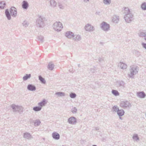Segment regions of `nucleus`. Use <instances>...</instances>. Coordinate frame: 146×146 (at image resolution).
I'll list each match as a JSON object with an SVG mask.
<instances>
[{
    "label": "nucleus",
    "mask_w": 146,
    "mask_h": 146,
    "mask_svg": "<svg viewBox=\"0 0 146 146\" xmlns=\"http://www.w3.org/2000/svg\"><path fill=\"white\" fill-rule=\"evenodd\" d=\"M100 27L104 31H107L110 30V25L106 22L103 21L100 24Z\"/></svg>",
    "instance_id": "0eeeda50"
},
{
    "label": "nucleus",
    "mask_w": 146,
    "mask_h": 146,
    "mask_svg": "<svg viewBox=\"0 0 146 146\" xmlns=\"http://www.w3.org/2000/svg\"><path fill=\"white\" fill-rule=\"evenodd\" d=\"M22 6L23 9H27L29 7V4L27 1H24L22 2Z\"/></svg>",
    "instance_id": "2eb2a0df"
},
{
    "label": "nucleus",
    "mask_w": 146,
    "mask_h": 146,
    "mask_svg": "<svg viewBox=\"0 0 146 146\" xmlns=\"http://www.w3.org/2000/svg\"><path fill=\"white\" fill-rule=\"evenodd\" d=\"M42 109V107L40 106H35L33 108V110L36 111H40Z\"/></svg>",
    "instance_id": "c756f323"
},
{
    "label": "nucleus",
    "mask_w": 146,
    "mask_h": 146,
    "mask_svg": "<svg viewBox=\"0 0 146 146\" xmlns=\"http://www.w3.org/2000/svg\"><path fill=\"white\" fill-rule=\"evenodd\" d=\"M46 104V100L45 99H44L42 101L38 103V105L41 107L42 106H44Z\"/></svg>",
    "instance_id": "b1692460"
},
{
    "label": "nucleus",
    "mask_w": 146,
    "mask_h": 146,
    "mask_svg": "<svg viewBox=\"0 0 146 146\" xmlns=\"http://www.w3.org/2000/svg\"><path fill=\"white\" fill-rule=\"evenodd\" d=\"M55 94L57 95L58 97H62L64 96L65 95V93L62 92H56Z\"/></svg>",
    "instance_id": "bb28decb"
},
{
    "label": "nucleus",
    "mask_w": 146,
    "mask_h": 146,
    "mask_svg": "<svg viewBox=\"0 0 146 146\" xmlns=\"http://www.w3.org/2000/svg\"><path fill=\"white\" fill-rule=\"evenodd\" d=\"M5 15L7 19L10 20L11 19V17L10 13H9V10L8 9H6L5 11Z\"/></svg>",
    "instance_id": "412c9836"
},
{
    "label": "nucleus",
    "mask_w": 146,
    "mask_h": 146,
    "mask_svg": "<svg viewBox=\"0 0 146 146\" xmlns=\"http://www.w3.org/2000/svg\"><path fill=\"white\" fill-rule=\"evenodd\" d=\"M27 89L31 91H33L36 90V86L32 84H29L27 86Z\"/></svg>",
    "instance_id": "9b49d317"
},
{
    "label": "nucleus",
    "mask_w": 146,
    "mask_h": 146,
    "mask_svg": "<svg viewBox=\"0 0 146 146\" xmlns=\"http://www.w3.org/2000/svg\"><path fill=\"white\" fill-rule=\"evenodd\" d=\"M14 112H18L21 113L23 112V109L22 107L13 104L11 106Z\"/></svg>",
    "instance_id": "39448f33"
},
{
    "label": "nucleus",
    "mask_w": 146,
    "mask_h": 146,
    "mask_svg": "<svg viewBox=\"0 0 146 146\" xmlns=\"http://www.w3.org/2000/svg\"><path fill=\"white\" fill-rule=\"evenodd\" d=\"M74 34L71 31H67L65 33V36L68 38H70L72 37H73L74 36Z\"/></svg>",
    "instance_id": "dca6fc26"
},
{
    "label": "nucleus",
    "mask_w": 146,
    "mask_h": 146,
    "mask_svg": "<svg viewBox=\"0 0 146 146\" xmlns=\"http://www.w3.org/2000/svg\"><path fill=\"white\" fill-rule=\"evenodd\" d=\"M119 21V19L116 18V17L115 18H113V22L115 23H117Z\"/></svg>",
    "instance_id": "c03bdc74"
},
{
    "label": "nucleus",
    "mask_w": 146,
    "mask_h": 146,
    "mask_svg": "<svg viewBox=\"0 0 146 146\" xmlns=\"http://www.w3.org/2000/svg\"><path fill=\"white\" fill-rule=\"evenodd\" d=\"M73 38L74 40L77 41L80 40L82 39L81 36L79 35H74Z\"/></svg>",
    "instance_id": "f3484780"
},
{
    "label": "nucleus",
    "mask_w": 146,
    "mask_h": 146,
    "mask_svg": "<svg viewBox=\"0 0 146 146\" xmlns=\"http://www.w3.org/2000/svg\"><path fill=\"white\" fill-rule=\"evenodd\" d=\"M111 0H103V2L105 5H109L111 3Z\"/></svg>",
    "instance_id": "c9c22d12"
},
{
    "label": "nucleus",
    "mask_w": 146,
    "mask_h": 146,
    "mask_svg": "<svg viewBox=\"0 0 146 146\" xmlns=\"http://www.w3.org/2000/svg\"><path fill=\"white\" fill-rule=\"evenodd\" d=\"M133 140L137 141L139 140V138L138 136V135L137 134H134L133 136Z\"/></svg>",
    "instance_id": "72a5a7b5"
},
{
    "label": "nucleus",
    "mask_w": 146,
    "mask_h": 146,
    "mask_svg": "<svg viewBox=\"0 0 146 146\" xmlns=\"http://www.w3.org/2000/svg\"><path fill=\"white\" fill-rule=\"evenodd\" d=\"M130 74H129V76L131 78H133V76L137 74L139 70V67L135 65H132L130 66Z\"/></svg>",
    "instance_id": "7ed1b4c3"
},
{
    "label": "nucleus",
    "mask_w": 146,
    "mask_h": 146,
    "mask_svg": "<svg viewBox=\"0 0 146 146\" xmlns=\"http://www.w3.org/2000/svg\"><path fill=\"white\" fill-rule=\"evenodd\" d=\"M96 70L95 67H94V68H91L90 70V73H94L95 72Z\"/></svg>",
    "instance_id": "79ce46f5"
},
{
    "label": "nucleus",
    "mask_w": 146,
    "mask_h": 146,
    "mask_svg": "<svg viewBox=\"0 0 146 146\" xmlns=\"http://www.w3.org/2000/svg\"><path fill=\"white\" fill-rule=\"evenodd\" d=\"M70 96L72 98H74L76 97V95L75 93L71 92L70 94Z\"/></svg>",
    "instance_id": "e433bc0d"
},
{
    "label": "nucleus",
    "mask_w": 146,
    "mask_h": 146,
    "mask_svg": "<svg viewBox=\"0 0 146 146\" xmlns=\"http://www.w3.org/2000/svg\"><path fill=\"white\" fill-rule=\"evenodd\" d=\"M112 93L114 96H117L119 95V94L118 92L115 90H113L111 91Z\"/></svg>",
    "instance_id": "7c9ffc66"
},
{
    "label": "nucleus",
    "mask_w": 146,
    "mask_h": 146,
    "mask_svg": "<svg viewBox=\"0 0 146 146\" xmlns=\"http://www.w3.org/2000/svg\"><path fill=\"white\" fill-rule=\"evenodd\" d=\"M6 5V3L4 1L0 2V8L1 9H4Z\"/></svg>",
    "instance_id": "2f4dec72"
},
{
    "label": "nucleus",
    "mask_w": 146,
    "mask_h": 146,
    "mask_svg": "<svg viewBox=\"0 0 146 146\" xmlns=\"http://www.w3.org/2000/svg\"><path fill=\"white\" fill-rule=\"evenodd\" d=\"M133 53L137 56H140V52L138 50H135L133 51Z\"/></svg>",
    "instance_id": "58836bf2"
},
{
    "label": "nucleus",
    "mask_w": 146,
    "mask_h": 146,
    "mask_svg": "<svg viewBox=\"0 0 146 146\" xmlns=\"http://www.w3.org/2000/svg\"><path fill=\"white\" fill-rule=\"evenodd\" d=\"M40 123V121L38 119L36 120L34 122L35 126L36 127L39 125Z\"/></svg>",
    "instance_id": "473e14b6"
},
{
    "label": "nucleus",
    "mask_w": 146,
    "mask_h": 146,
    "mask_svg": "<svg viewBox=\"0 0 146 146\" xmlns=\"http://www.w3.org/2000/svg\"><path fill=\"white\" fill-rule=\"evenodd\" d=\"M31 76V74H26L25 76H24L23 77V79L24 81H26L28 79L30 78Z\"/></svg>",
    "instance_id": "c85d7f7f"
},
{
    "label": "nucleus",
    "mask_w": 146,
    "mask_h": 146,
    "mask_svg": "<svg viewBox=\"0 0 146 146\" xmlns=\"http://www.w3.org/2000/svg\"><path fill=\"white\" fill-rule=\"evenodd\" d=\"M113 110L114 111L117 112L119 109L117 106H115L113 107Z\"/></svg>",
    "instance_id": "ea45409f"
},
{
    "label": "nucleus",
    "mask_w": 146,
    "mask_h": 146,
    "mask_svg": "<svg viewBox=\"0 0 146 146\" xmlns=\"http://www.w3.org/2000/svg\"><path fill=\"white\" fill-rule=\"evenodd\" d=\"M50 5L52 7H54L56 6L57 3L54 0H50Z\"/></svg>",
    "instance_id": "5701e85b"
},
{
    "label": "nucleus",
    "mask_w": 146,
    "mask_h": 146,
    "mask_svg": "<svg viewBox=\"0 0 146 146\" xmlns=\"http://www.w3.org/2000/svg\"><path fill=\"white\" fill-rule=\"evenodd\" d=\"M98 61L100 62H102L104 61V59L103 58H98Z\"/></svg>",
    "instance_id": "49530a36"
},
{
    "label": "nucleus",
    "mask_w": 146,
    "mask_h": 146,
    "mask_svg": "<svg viewBox=\"0 0 146 146\" xmlns=\"http://www.w3.org/2000/svg\"><path fill=\"white\" fill-rule=\"evenodd\" d=\"M117 114L119 117L123 116L124 114V111L122 109L119 110L117 112Z\"/></svg>",
    "instance_id": "aec40b11"
},
{
    "label": "nucleus",
    "mask_w": 146,
    "mask_h": 146,
    "mask_svg": "<svg viewBox=\"0 0 146 146\" xmlns=\"http://www.w3.org/2000/svg\"><path fill=\"white\" fill-rule=\"evenodd\" d=\"M138 35L139 37H144V39L146 41V31L145 32H140L138 33Z\"/></svg>",
    "instance_id": "a211bd4d"
},
{
    "label": "nucleus",
    "mask_w": 146,
    "mask_h": 146,
    "mask_svg": "<svg viewBox=\"0 0 146 146\" xmlns=\"http://www.w3.org/2000/svg\"><path fill=\"white\" fill-rule=\"evenodd\" d=\"M100 44H101L102 45H103V43L102 42H100Z\"/></svg>",
    "instance_id": "603ef678"
},
{
    "label": "nucleus",
    "mask_w": 146,
    "mask_h": 146,
    "mask_svg": "<svg viewBox=\"0 0 146 146\" xmlns=\"http://www.w3.org/2000/svg\"><path fill=\"white\" fill-rule=\"evenodd\" d=\"M54 65L53 64L49 63L48 65V69L50 70H52L54 69Z\"/></svg>",
    "instance_id": "393cba45"
},
{
    "label": "nucleus",
    "mask_w": 146,
    "mask_h": 146,
    "mask_svg": "<svg viewBox=\"0 0 146 146\" xmlns=\"http://www.w3.org/2000/svg\"><path fill=\"white\" fill-rule=\"evenodd\" d=\"M22 25L23 26L26 27L28 26L29 23L27 21L25 20L23 21Z\"/></svg>",
    "instance_id": "f704fd0d"
},
{
    "label": "nucleus",
    "mask_w": 146,
    "mask_h": 146,
    "mask_svg": "<svg viewBox=\"0 0 146 146\" xmlns=\"http://www.w3.org/2000/svg\"><path fill=\"white\" fill-rule=\"evenodd\" d=\"M119 118L120 119H122V117H119Z\"/></svg>",
    "instance_id": "864d4df0"
},
{
    "label": "nucleus",
    "mask_w": 146,
    "mask_h": 146,
    "mask_svg": "<svg viewBox=\"0 0 146 146\" xmlns=\"http://www.w3.org/2000/svg\"><path fill=\"white\" fill-rule=\"evenodd\" d=\"M85 29L88 32H92L95 30L94 27L91 25L87 24L84 27Z\"/></svg>",
    "instance_id": "6e6552de"
},
{
    "label": "nucleus",
    "mask_w": 146,
    "mask_h": 146,
    "mask_svg": "<svg viewBox=\"0 0 146 146\" xmlns=\"http://www.w3.org/2000/svg\"><path fill=\"white\" fill-rule=\"evenodd\" d=\"M23 137L24 138L28 140H30L33 138L31 135L28 132L24 133L23 135Z\"/></svg>",
    "instance_id": "f8f14e48"
},
{
    "label": "nucleus",
    "mask_w": 146,
    "mask_h": 146,
    "mask_svg": "<svg viewBox=\"0 0 146 146\" xmlns=\"http://www.w3.org/2000/svg\"><path fill=\"white\" fill-rule=\"evenodd\" d=\"M117 84L118 86L120 87L122 89L124 88L125 83L123 81H119L117 82Z\"/></svg>",
    "instance_id": "6ab92c4d"
},
{
    "label": "nucleus",
    "mask_w": 146,
    "mask_h": 146,
    "mask_svg": "<svg viewBox=\"0 0 146 146\" xmlns=\"http://www.w3.org/2000/svg\"><path fill=\"white\" fill-rule=\"evenodd\" d=\"M95 130H98L99 129V128L98 127H96L95 128Z\"/></svg>",
    "instance_id": "3c124183"
},
{
    "label": "nucleus",
    "mask_w": 146,
    "mask_h": 146,
    "mask_svg": "<svg viewBox=\"0 0 146 146\" xmlns=\"http://www.w3.org/2000/svg\"><path fill=\"white\" fill-rule=\"evenodd\" d=\"M92 146H97L96 145H92Z\"/></svg>",
    "instance_id": "6e6d98bb"
},
{
    "label": "nucleus",
    "mask_w": 146,
    "mask_h": 146,
    "mask_svg": "<svg viewBox=\"0 0 146 146\" xmlns=\"http://www.w3.org/2000/svg\"><path fill=\"white\" fill-rule=\"evenodd\" d=\"M100 11H97L96 13V15H100Z\"/></svg>",
    "instance_id": "09e8293b"
},
{
    "label": "nucleus",
    "mask_w": 146,
    "mask_h": 146,
    "mask_svg": "<svg viewBox=\"0 0 146 146\" xmlns=\"http://www.w3.org/2000/svg\"><path fill=\"white\" fill-rule=\"evenodd\" d=\"M141 8L143 10H146V2L143 3L141 6Z\"/></svg>",
    "instance_id": "cd10ccee"
},
{
    "label": "nucleus",
    "mask_w": 146,
    "mask_h": 146,
    "mask_svg": "<svg viewBox=\"0 0 146 146\" xmlns=\"http://www.w3.org/2000/svg\"><path fill=\"white\" fill-rule=\"evenodd\" d=\"M10 12L11 15L13 17H16L17 15V11L16 8L12 7L10 9Z\"/></svg>",
    "instance_id": "9d476101"
},
{
    "label": "nucleus",
    "mask_w": 146,
    "mask_h": 146,
    "mask_svg": "<svg viewBox=\"0 0 146 146\" xmlns=\"http://www.w3.org/2000/svg\"><path fill=\"white\" fill-rule=\"evenodd\" d=\"M38 40L41 41V42H42L44 41V37L41 35L38 36Z\"/></svg>",
    "instance_id": "4c0bfd02"
},
{
    "label": "nucleus",
    "mask_w": 146,
    "mask_h": 146,
    "mask_svg": "<svg viewBox=\"0 0 146 146\" xmlns=\"http://www.w3.org/2000/svg\"><path fill=\"white\" fill-rule=\"evenodd\" d=\"M53 27L54 29L57 32L60 31L63 28L62 23L60 22H56L53 25Z\"/></svg>",
    "instance_id": "20e7f679"
},
{
    "label": "nucleus",
    "mask_w": 146,
    "mask_h": 146,
    "mask_svg": "<svg viewBox=\"0 0 146 146\" xmlns=\"http://www.w3.org/2000/svg\"><path fill=\"white\" fill-rule=\"evenodd\" d=\"M137 96L141 98H144L146 96V94L143 91L137 92Z\"/></svg>",
    "instance_id": "4468645a"
},
{
    "label": "nucleus",
    "mask_w": 146,
    "mask_h": 146,
    "mask_svg": "<svg viewBox=\"0 0 146 146\" xmlns=\"http://www.w3.org/2000/svg\"><path fill=\"white\" fill-rule=\"evenodd\" d=\"M52 136L53 139L56 140H58L60 138L59 134L56 132H54L52 133Z\"/></svg>",
    "instance_id": "ddd939ff"
},
{
    "label": "nucleus",
    "mask_w": 146,
    "mask_h": 146,
    "mask_svg": "<svg viewBox=\"0 0 146 146\" xmlns=\"http://www.w3.org/2000/svg\"><path fill=\"white\" fill-rule=\"evenodd\" d=\"M142 45L143 47L146 49V43H142Z\"/></svg>",
    "instance_id": "a18cd8bd"
},
{
    "label": "nucleus",
    "mask_w": 146,
    "mask_h": 146,
    "mask_svg": "<svg viewBox=\"0 0 146 146\" xmlns=\"http://www.w3.org/2000/svg\"><path fill=\"white\" fill-rule=\"evenodd\" d=\"M120 106L123 108H130L131 107V105L128 101H123L121 102Z\"/></svg>",
    "instance_id": "423d86ee"
},
{
    "label": "nucleus",
    "mask_w": 146,
    "mask_h": 146,
    "mask_svg": "<svg viewBox=\"0 0 146 146\" xmlns=\"http://www.w3.org/2000/svg\"><path fill=\"white\" fill-rule=\"evenodd\" d=\"M78 67H80V64H78Z\"/></svg>",
    "instance_id": "5fc2aeb1"
},
{
    "label": "nucleus",
    "mask_w": 146,
    "mask_h": 146,
    "mask_svg": "<svg viewBox=\"0 0 146 146\" xmlns=\"http://www.w3.org/2000/svg\"><path fill=\"white\" fill-rule=\"evenodd\" d=\"M58 6L60 9H63L64 8V6L60 2L58 3Z\"/></svg>",
    "instance_id": "a19ab883"
},
{
    "label": "nucleus",
    "mask_w": 146,
    "mask_h": 146,
    "mask_svg": "<svg viewBox=\"0 0 146 146\" xmlns=\"http://www.w3.org/2000/svg\"><path fill=\"white\" fill-rule=\"evenodd\" d=\"M68 122L70 124L75 125L77 122L76 118L74 117H71L68 119Z\"/></svg>",
    "instance_id": "1a4fd4ad"
},
{
    "label": "nucleus",
    "mask_w": 146,
    "mask_h": 146,
    "mask_svg": "<svg viewBox=\"0 0 146 146\" xmlns=\"http://www.w3.org/2000/svg\"><path fill=\"white\" fill-rule=\"evenodd\" d=\"M77 110L76 107L73 108L72 109V112L73 113H76L77 112Z\"/></svg>",
    "instance_id": "37998d69"
},
{
    "label": "nucleus",
    "mask_w": 146,
    "mask_h": 146,
    "mask_svg": "<svg viewBox=\"0 0 146 146\" xmlns=\"http://www.w3.org/2000/svg\"><path fill=\"white\" fill-rule=\"evenodd\" d=\"M30 122L31 123H34V121L32 119H30Z\"/></svg>",
    "instance_id": "de8ad7c7"
},
{
    "label": "nucleus",
    "mask_w": 146,
    "mask_h": 146,
    "mask_svg": "<svg viewBox=\"0 0 146 146\" xmlns=\"http://www.w3.org/2000/svg\"><path fill=\"white\" fill-rule=\"evenodd\" d=\"M85 2H87L88 1H89V0H83Z\"/></svg>",
    "instance_id": "8fccbe9b"
},
{
    "label": "nucleus",
    "mask_w": 146,
    "mask_h": 146,
    "mask_svg": "<svg viewBox=\"0 0 146 146\" xmlns=\"http://www.w3.org/2000/svg\"><path fill=\"white\" fill-rule=\"evenodd\" d=\"M46 21V20L45 17L40 16L36 21V25L38 27L42 28L44 27L45 22Z\"/></svg>",
    "instance_id": "f03ea898"
},
{
    "label": "nucleus",
    "mask_w": 146,
    "mask_h": 146,
    "mask_svg": "<svg viewBox=\"0 0 146 146\" xmlns=\"http://www.w3.org/2000/svg\"><path fill=\"white\" fill-rule=\"evenodd\" d=\"M38 79L42 83L45 84L46 83L45 79L42 78L41 75H39L38 76Z\"/></svg>",
    "instance_id": "a878e982"
},
{
    "label": "nucleus",
    "mask_w": 146,
    "mask_h": 146,
    "mask_svg": "<svg viewBox=\"0 0 146 146\" xmlns=\"http://www.w3.org/2000/svg\"><path fill=\"white\" fill-rule=\"evenodd\" d=\"M121 68L123 69H125L127 68V66L126 64L123 62H120L118 64Z\"/></svg>",
    "instance_id": "4be33fe9"
},
{
    "label": "nucleus",
    "mask_w": 146,
    "mask_h": 146,
    "mask_svg": "<svg viewBox=\"0 0 146 146\" xmlns=\"http://www.w3.org/2000/svg\"><path fill=\"white\" fill-rule=\"evenodd\" d=\"M124 10L125 15L124 18L126 23H130L134 19L133 15L128 8L125 7Z\"/></svg>",
    "instance_id": "f257e3e1"
}]
</instances>
